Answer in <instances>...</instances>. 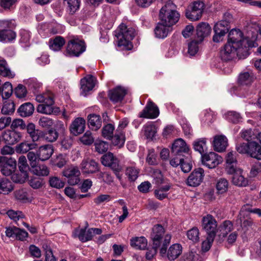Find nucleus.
I'll return each instance as SVG.
<instances>
[{
    "mask_svg": "<svg viewBox=\"0 0 261 261\" xmlns=\"http://www.w3.org/2000/svg\"><path fill=\"white\" fill-rule=\"evenodd\" d=\"M36 100L38 102L42 103L37 108V112L40 113L50 115L59 111V108L54 106V95L50 91L37 95Z\"/></svg>",
    "mask_w": 261,
    "mask_h": 261,
    "instance_id": "obj_1",
    "label": "nucleus"
},
{
    "mask_svg": "<svg viewBox=\"0 0 261 261\" xmlns=\"http://www.w3.org/2000/svg\"><path fill=\"white\" fill-rule=\"evenodd\" d=\"M176 9V6L172 2H168L160 10L159 18L161 21L171 27L175 24L180 16Z\"/></svg>",
    "mask_w": 261,
    "mask_h": 261,
    "instance_id": "obj_2",
    "label": "nucleus"
},
{
    "mask_svg": "<svg viewBox=\"0 0 261 261\" xmlns=\"http://www.w3.org/2000/svg\"><path fill=\"white\" fill-rule=\"evenodd\" d=\"M115 36L117 38L118 45L128 46L131 40L135 36V30L132 27L121 24L115 31Z\"/></svg>",
    "mask_w": 261,
    "mask_h": 261,
    "instance_id": "obj_3",
    "label": "nucleus"
},
{
    "mask_svg": "<svg viewBox=\"0 0 261 261\" xmlns=\"http://www.w3.org/2000/svg\"><path fill=\"white\" fill-rule=\"evenodd\" d=\"M220 56L221 59L224 61H231L236 58L239 59H244L245 56V49L239 50L238 47L232 43L226 42L222 47Z\"/></svg>",
    "mask_w": 261,
    "mask_h": 261,
    "instance_id": "obj_4",
    "label": "nucleus"
},
{
    "mask_svg": "<svg viewBox=\"0 0 261 261\" xmlns=\"http://www.w3.org/2000/svg\"><path fill=\"white\" fill-rule=\"evenodd\" d=\"M171 236L169 234L165 235L164 243L160 249V253L162 256L166 255L170 260L176 259L182 252V247L179 244H174L171 245L167 252V246L169 244Z\"/></svg>",
    "mask_w": 261,
    "mask_h": 261,
    "instance_id": "obj_5",
    "label": "nucleus"
},
{
    "mask_svg": "<svg viewBox=\"0 0 261 261\" xmlns=\"http://www.w3.org/2000/svg\"><path fill=\"white\" fill-rule=\"evenodd\" d=\"M85 42L77 38L68 41L64 55L67 57H79L86 50Z\"/></svg>",
    "mask_w": 261,
    "mask_h": 261,
    "instance_id": "obj_6",
    "label": "nucleus"
},
{
    "mask_svg": "<svg viewBox=\"0 0 261 261\" xmlns=\"http://www.w3.org/2000/svg\"><path fill=\"white\" fill-rule=\"evenodd\" d=\"M259 32L261 35V27H259L255 22H251L246 26V43L248 47H256L258 46L256 40Z\"/></svg>",
    "mask_w": 261,
    "mask_h": 261,
    "instance_id": "obj_7",
    "label": "nucleus"
},
{
    "mask_svg": "<svg viewBox=\"0 0 261 261\" xmlns=\"http://www.w3.org/2000/svg\"><path fill=\"white\" fill-rule=\"evenodd\" d=\"M204 8V3L199 1L194 2L190 4L186 12L187 18L191 21H197L202 16Z\"/></svg>",
    "mask_w": 261,
    "mask_h": 261,
    "instance_id": "obj_8",
    "label": "nucleus"
},
{
    "mask_svg": "<svg viewBox=\"0 0 261 261\" xmlns=\"http://www.w3.org/2000/svg\"><path fill=\"white\" fill-rule=\"evenodd\" d=\"M202 164L209 169H213L222 163L223 158L217 153L211 151L201 155Z\"/></svg>",
    "mask_w": 261,
    "mask_h": 261,
    "instance_id": "obj_9",
    "label": "nucleus"
},
{
    "mask_svg": "<svg viewBox=\"0 0 261 261\" xmlns=\"http://www.w3.org/2000/svg\"><path fill=\"white\" fill-rule=\"evenodd\" d=\"M101 163L106 166L110 167L115 173L118 178H120L119 173L122 168L119 164L118 159L114 156L113 153L108 152L101 158Z\"/></svg>",
    "mask_w": 261,
    "mask_h": 261,
    "instance_id": "obj_10",
    "label": "nucleus"
},
{
    "mask_svg": "<svg viewBox=\"0 0 261 261\" xmlns=\"http://www.w3.org/2000/svg\"><path fill=\"white\" fill-rule=\"evenodd\" d=\"M245 38L243 33L239 29H233L228 35L227 42L238 47L239 50L245 49Z\"/></svg>",
    "mask_w": 261,
    "mask_h": 261,
    "instance_id": "obj_11",
    "label": "nucleus"
},
{
    "mask_svg": "<svg viewBox=\"0 0 261 261\" xmlns=\"http://www.w3.org/2000/svg\"><path fill=\"white\" fill-rule=\"evenodd\" d=\"M102 136L111 141L113 145L119 148L124 146L126 140L125 136L122 132H102Z\"/></svg>",
    "mask_w": 261,
    "mask_h": 261,
    "instance_id": "obj_12",
    "label": "nucleus"
},
{
    "mask_svg": "<svg viewBox=\"0 0 261 261\" xmlns=\"http://www.w3.org/2000/svg\"><path fill=\"white\" fill-rule=\"evenodd\" d=\"M16 161L11 158L0 156V171L5 176L11 175L16 170Z\"/></svg>",
    "mask_w": 261,
    "mask_h": 261,
    "instance_id": "obj_13",
    "label": "nucleus"
},
{
    "mask_svg": "<svg viewBox=\"0 0 261 261\" xmlns=\"http://www.w3.org/2000/svg\"><path fill=\"white\" fill-rule=\"evenodd\" d=\"M64 176L68 179V183L70 185H77L80 181L81 172L76 166H71L64 169L62 172Z\"/></svg>",
    "mask_w": 261,
    "mask_h": 261,
    "instance_id": "obj_14",
    "label": "nucleus"
},
{
    "mask_svg": "<svg viewBox=\"0 0 261 261\" xmlns=\"http://www.w3.org/2000/svg\"><path fill=\"white\" fill-rule=\"evenodd\" d=\"M202 226L206 231L207 235L216 237L217 231V222L211 215H207L203 217Z\"/></svg>",
    "mask_w": 261,
    "mask_h": 261,
    "instance_id": "obj_15",
    "label": "nucleus"
},
{
    "mask_svg": "<svg viewBox=\"0 0 261 261\" xmlns=\"http://www.w3.org/2000/svg\"><path fill=\"white\" fill-rule=\"evenodd\" d=\"M160 111L157 106L149 100L144 109L139 113L141 118L154 119L158 117Z\"/></svg>",
    "mask_w": 261,
    "mask_h": 261,
    "instance_id": "obj_16",
    "label": "nucleus"
},
{
    "mask_svg": "<svg viewBox=\"0 0 261 261\" xmlns=\"http://www.w3.org/2000/svg\"><path fill=\"white\" fill-rule=\"evenodd\" d=\"M190 149L185 141L182 139H177L172 144L171 152L174 155L185 156L184 153L189 155Z\"/></svg>",
    "mask_w": 261,
    "mask_h": 261,
    "instance_id": "obj_17",
    "label": "nucleus"
},
{
    "mask_svg": "<svg viewBox=\"0 0 261 261\" xmlns=\"http://www.w3.org/2000/svg\"><path fill=\"white\" fill-rule=\"evenodd\" d=\"M204 175V170L202 168L195 169L189 176L187 181V185L191 187L199 186L202 182Z\"/></svg>",
    "mask_w": 261,
    "mask_h": 261,
    "instance_id": "obj_18",
    "label": "nucleus"
},
{
    "mask_svg": "<svg viewBox=\"0 0 261 261\" xmlns=\"http://www.w3.org/2000/svg\"><path fill=\"white\" fill-rule=\"evenodd\" d=\"M80 168L83 173H94L98 171V163L94 160L89 158H84L82 161Z\"/></svg>",
    "mask_w": 261,
    "mask_h": 261,
    "instance_id": "obj_19",
    "label": "nucleus"
},
{
    "mask_svg": "<svg viewBox=\"0 0 261 261\" xmlns=\"http://www.w3.org/2000/svg\"><path fill=\"white\" fill-rule=\"evenodd\" d=\"M96 82V79L91 75H87L81 80V94L86 96L92 90Z\"/></svg>",
    "mask_w": 261,
    "mask_h": 261,
    "instance_id": "obj_20",
    "label": "nucleus"
},
{
    "mask_svg": "<svg viewBox=\"0 0 261 261\" xmlns=\"http://www.w3.org/2000/svg\"><path fill=\"white\" fill-rule=\"evenodd\" d=\"M212 145L215 151L223 152L228 145V139L223 135H216L214 137Z\"/></svg>",
    "mask_w": 261,
    "mask_h": 261,
    "instance_id": "obj_21",
    "label": "nucleus"
},
{
    "mask_svg": "<svg viewBox=\"0 0 261 261\" xmlns=\"http://www.w3.org/2000/svg\"><path fill=\"white\" fill-rule=\"evenodd\" d=\"M165 229L161 224H156L152 227L151 238L153 244L156 247L160 246L161 241L165 234Z\"/></svg>",
    "mask_w": 261,
    "mask_h": 261,
    "instance_id": "obj_22",
    "label": "nucleus"
},
{
    "mask_svg": "<svg viewBox=\"0 0 261 261\" xmlns=\"http://www.w3.org/2000/svg\"><path fill=\"white\" fill-rule=\"evenodd\" d=\"M225 161L227 173L232 174L235 172V169L238 168L237 166V160L235 152L232 151L228 152L225 156Z\"/></svg>",
    "mask_w": 261,
    "mask_h": 261,
    "instance_id": "obj_23",
    "label": "nucleus"
},
{
    "mask_svg": "<svg viewBox=\"0 0 261 261\" xmlns=\"http://www.w3.org/2000/svg\"><path fill=\"white\" fill-rule=\"evenodd\" d=\"M126 94V90L118 86L109 91V96L111 100L116 103L121 101Z\"/></svg>",
    "mask_w": 261,
    "mask_h": 261,
    "instance_id": "obj_24",
    "label": "nucleus"
},
{
    "mask_svg": "<svg viewBox=\"0 0 261 261\" xmlns=\"http://www.w3.org/2000/svg\"><path fill=\"white\" fill-rule=\"evenodd\" d=\"M246 152L252 158L261 160V146L256 142H248Z\"/></svg>",
    "mask_w": 261,
    "mask_h": 261,
    "instance_id": "obj_25",
    "label": "nucleus"
},
{
    "mask_svg": "<svg viewBox=\"0 0 261 261\" xmlns=\"http://www.w3.org/2000/svg\"><path fill=\"white\" fill-rule=\"evenodd\" d=\"M211 32V28L210 25L205 22H201L197 27V39L199 40V41H202L205 37L210 35Z\"/></svg>",
    "mask_w": 261,
    "mask_h": 261,
    "instance_id": "obj_26",
    "label": "nucleus"
},
{
    "mask_svg": "<svg viewBox=\"0 0 261 261\" xmlns=\"http://www.w3.org/2000/svg\"><path fill=\"white\" fill-rule=\"evenodd\" d=\"M216 114L211 109H206L203 112L201 118V125L203 127L211 125L216 120Z\"/></svg>",
    "mask_w": 261,
    "mask_h": 261,
    "instance_id": "obj_27",
    "label": "nucleus"
},
{
    "mask_svg": "<svg viewBox=\"0 0 261 261\" xmlns=\"http://www.w3.org/2000/svg\"><path fill=\"white\" fill-rule=\"evenodd\" d=\"M172 29L171 26L166 25L161 21L159 23L155 30L154 33L155 36L159 38H164L166 37L168 34L171 32Z\"/></svg>",
    "mask_w": 261,
    "mask_h": 261,
    "instance_id": "obj_28",
    "label": "nucleus"
},
{
    "mask_svg": "<svg viewBox=\"0 0 261 261\" xmlns=\"http://www.w3.org/2000/svg\"><path fill=\"white\" fill-rule=\"evenodd\" d=\"M2 137L6 143L12 145L20 140L21 134L20 132H4Z\"/></svg>",
    "mask_w": 261,
    "mask_h": 261,
    "instance_id": "obj_29",
    "label": "nucleus"
},
{
    "mask_svg": "<svg viewBox=\"0 0 261 261\" xmlns=\"http://www.w3.org/2000/svg\"><path fill=\"white\" fill-rule=\"evenodd\" d=\"M54 150L50 145L41 146L38 151V157L39 160L46 161L50 158Z\"/></svg>",
    "mask_w": 261,
    "mask_h": 261,
    "instance_id": "obj_30",
    "label": "nucleus"
},
{
    "mask_svg": "<svg viewBox=\"0 0 261 261\" xmlns=\"http://www.w3.org/2000/svg\"><path fill=\"white\" fill-rule=\"evenodd\" d=\"M101 119L99 115L90 114L88 116V125L93 130H97L101 126Z\"/></svg>",
    "mask_w": 261,
    "mask_h": 261,
    "instance_id": "obj_31",
    "label": "nucleus"
},
{
    "mask_svg": "<svg viewBox=\"0 0 261 261\" xmlns=\"http://www.w3.org/2000/svg\"><path fill=\"white\" fill-rule=\"evenodd\" d=\"M34 111V107L30 102H26L21 105L17 110L19 115L23 117L32 115Z\"/></svg>",
    "mask_w": 261,
    "mask_h": 261,
    "instance_id": "obj_32",
    "label": "nucleus"
},
{
    "mask_svg": "<svg viewBox=\"0 0 261 261\" xmlns=\"http://www.w3.org/2000/svg\"><path fill=\"white\" fill-rule=\"evenodd\" d=\"M84 132H73V135L75 136L82 135L79 137L80 142L86 145H90L92 144L94 141V138L93 137L91 132H86L84 134H82Z\"/></svg>",
    "mask_w": 261,
    "mask_h": 261,
    "instance_id": "obj_33",
    "label": "nucleus"
},
{
    "mask_svg": "<svg viewBox=\"0 0 261 261\" xmlns=\"http://www.w3.org/2000/svg\"><path fill=\"white\" fill-rule=\"evenodd\" d=\"M0 75L8 78H13L15 74L11 70L6 61L3 59H0Z\"/></svg>",
    "mask_w": 261,
    "mask_h": 261,
    "instance_id": "obj_34",
    "label": "nucleus"
},
{
    "mask_svg": "<svg viewBox=\"0 0 261 261\" xmlns=\"http://www.w3.org/2000/svg\"><path fill=\"white\" fill-rule=\"evenodd\" d=\"M243 169L238 168L235 169V172L232 173V183L239 187H243L245 185V178L242 175Z\"/></svg>",
    "mask_w": 261,
    "mask_h": 261,
    "instance_id": "obj_35",
    "label": "nucleus"
},
{
    "mask_svg": "<svg viewBox=\"0 0 261 261\" xmlns=\"http://www.w3.org/2000/svg\"><path fill=\"white\" fill-rule=\"evenodd\" d=\"M49 47L54 51H58L61 49L65 43L64 38L61 36H58L54 38L49 40Z\"/></svg>",
    "mask_w": 261,
    "mask_h": 261,
    "instance_id": "obj_36",
    "label": "nucleus"
},
{
    "mask_svg": "<svg viewBox=\"0 0 261 261\" xmlns=\"http://www.w3.org/2000/svg\"><path fill=\"white\" fill-rule=\"evenodd\" d=\"M130 245L136 249H145L147 245V239L144 237H136L130 240Z\"/></svg>",
    "mask_w": 261,
    "mask_h": 261,
    "instance_id": "obj_37",
    "label": "nucleus"
},
{
    "mask_svg": "<svg viewBox=\"0 0 261 261\" xmlns=\"http://www.w3.org/2000/svg\"><path fill=\"white\" fill-rule=\"evenodd\" d=\"M193 145L194 150L200 153L201 155L207 150L206 138L197 139L194 141Z\"/></svg>",
    "mask_w": 261,
    "mask_h": 261,
    "instance_id": "obj_38",
    "label": "nucleus"
},
{
    "mask_svg": "<svg viewBox=\"0 0 261 261\" xmlns=\"http://www.w3.org/2000/svg\"><path fill=\"white\" fill-rule=\"evenodd\" d=\"M31 171L34 174L38 176H47L49 174V171L46 166L44 165H37L35 164L33 167H31Z\"/></svg>",
    "mask_w": 261,
    "mask_h": 261,
    "instance_id": "obj_39",
    "label": "nucleus"
},
{
    "mask_svg": "<svg viewBox=\"0 0 261 261\" xmlns=\"http://www.w3.org/2000/svg\"><path fill=\"white\" fill-rule=\"evenodd\" d=\"M15 37V32L11 30L4 29L0 30V41L10 42L14 40Z\"/></svg>",
    "mask_w": 261,
    "mask_h": 261,
    "instance_id": "obj_40",
    "label": "nucleus"
},
{
    "mask_svg": "<svg viewBox=\"0 0 261 261\" xmlns=\"http://www.w3.org/2000/svg\"><path fill=\"white\" fill-rule=\"evenodd\" d=\"M224 119L233 123H237L242 121V117L240 114L236 111H229L223 115Z\"/></svg>",
    "mask_w": 261,
    "mask_h": 261,
    "instance_id": "obj_41",
    "label": "nucleus"
},
{
    "mask_svg": "<svg viewBox=\"0 0 261 261\" xmlns=\"http://www.w3.org/2000/svg\"><path fill=\"white\" fill-rule=\"evenodd\" d=\"M13 190L12 182L8 179L4 178L0 181V193L8 194Z\"/></svg>",
    "mask_w": 261,
    "mask_h": 261,
    "instance_id": "obj_42",
    "label": "nucleus"
},
{
    "mask_svg": "<svg viewBox=\"0 0 261 261\" xmlns=\"http://www.w3.org/2000/svg\"><path fill=\"white\" fill-rule=\"evenodd\" d=\"M214 30L216 33L225 35L228 31V22L226 20H221L217 22L214 26Z\"/></svg>",
    "mask_w": 261,
    "mask_h": 261,
    "instance_id": "obj_43",
    "label": "nucleus"
},
{
    "mask_svg": "<svg viewBox=\"0 0 261 261\" xmlns=\"http://www.w3.org/2000/svg\"><path fill=\"white\" fill-rule=\"evenodd\" d=\"M86 121L82 118H76L71 124L70 130H85Z\"/></svg>",
    "mask_w": 261,
    "mask_h": 261,
    "instance_id": "obj_44",
    "label": "nucleus"
},
{
    "mask_svg": "<svg viewBox=\"0 0 261 261\" xmlns=\"http://www.w3.org/2000/svg\"><path fill=\"white\" fill-rule=\"evenodd\" d=\"M139 172V169L134 166L127 167L125 171V174L130 181H134L137 179Z\"/></svg>",
    "mask_w": 261,
    "mask_h": 261,
    "instance_id": "obj_45",
    "label": "nucleus"
},
{
    "mask_svg": "<svg viewBox=\"0 0 261 261\" xmlns=\"http://www.w3.org/2000/svg\"><path fill=\"white\" fill-rule=\"evenodd\" d=\"M36 144L34 143H28L23 142L17 145L16 147V151L17 153H24L31 149L36 147Z\"/></svg>",
    "mask_w": 261,
    "mask_h": 261,
    "instance_id": "obj_46",
    "label": "nucleus"
},
{
    "mask_svg": "<svg viewBox=\"0 0 261 261\" xmlns=\"http://www.w3.org/2000/svg\"><path fill=\"white\" fill-rule=\"evenodd\" d=\"M1 95L3 99H8L12 94L13 88L11 84L9 82H6L1 87Z\"/></svg>",
    "mask_w": 261,
    "mask_h": 261,
    "instance_id": "obj_47",
    "label": "nucleus"
},
{
    "mask_svg": "<svg viewBox=\"0 0 261 261\" xmlns=\"http://www.w3.org/2000/svg\"><path fill=\"white\" fill-rule=\"evenodd\" d=\"M92 228H89L86 231V229H81L78 235L79 239L83 242H86L92 240L93 237Z\"/></svg>",
    "mask_w": 261,
    "mask_h": 261,
    "instance_id": "obj_48",
    "label": "nucleus"
},
{
    "mask_svg": "<svg viewBox=\"0 0 261 261\" xmlns=\"http://www.w3.org/2000/svg\"><path fill=\"white\" fill-rule=\"evenodd\" d=\"M15 105L12 100L6 101L3 105L1 112L4 115L12 114L15 111Z\"/></svg>",
    "mask_w": 261,
    "mask_h": 261,
    "instance_id": "obj_49",
    "label": "nucleus"
},
{
    "mask_svg": "<svg viewBox=\"0 0 261 261\" xmlns=\"http://www.w3.org/2000/svg\"><path fill=\"white\" fill-rule=\"evenodd\" d=\"M70 13L73 14L80 8V0H64Z\"/></svg>",
    "mask_w": 261,
    "mask_h": 261,
    "instance_id": "obj_50",
    "label": "nucleus"
},
{
    "mask_svg": "<svg viewBox=\"0 0 261 261\" xmlns=\"http://www.w3.org/2000/svg\"><path fill=\"white\" fill-rule=\"evenodd\" d=\"M228 187V182L225 178H220L217 180L216 187L218 193H225L227 191Z\"/></svg>",
    "mask_w": 261,
    "mask_h": 261,
    "instance_id": "obj_51",
    "label": "nucleus"
},
{
    "mask_svg": "<svg viewBox=\"0 0 261 261\" xmlns=\"http://www.w3.org/2000/svg\"><path fill=\"white\" fill-rule=\"evenodd\" d=\"M220 231H221L220 236L225 237L228 232H230L233 229L232 223L228 220L223 222L222 225L219 227Z\"/></svg>",
    "mask_w": 261,
    "mask_h": 261,
    "instance_id": "obj_52",
    "label": "nucleus"
},
{
    "mask_svg": "<svg viewBox=\"0 0 261 261\" xmlns=\"http://www.w3.org/2000/svg\"><path fill=\"white\" fill-rule=\"evenodd\" d=\"M180 166L184 172L187 173L190 171L192 167V164L189 155L183 157V161L181 162Z\"/></svg>",
    "mask_w": 261,
    "mask_h": 261,
    "instance_id": "obj_53",
    "label": "nucleus"
},
{
    "mask_svg": "<svg viewBox=\"0 0 261 261\" xmlns=\"http://www.w3.org/2000/svg\"><path fill=\"white\" fill-rule=\"evenodd\" d=\"M48 30L51 33L56 34L63 32L64 30V27L56 21H52L48 24Z\"/></svg>",
    "mask_w": 261,
    "mask_h": 261,
    "instance_id": "obj_54",
    "label": "nucleus"
},
{
    "mask_svg": "<svg viewBox=\"0 0 261 261\" xmlns=\"http://www.w3.org/2000/svg\"><path fill=\"white\" fill-rule=\"evenodd\" d=\"M199 232L198 228L194 227L187 231V235L188 239L193 242H197L199 240Z\"/></svg>",
    "mask_w": 261,
    "mask_h": 261,
    "instance_id": "obj_55",
    "label": "nucleus"
},
{
    "mask_svg": "<svg viewBox=\"0 0 261 261\" xmlns=\"http://www.w3.org/2000/svg\"><path fill=\"white\" fill-rule=\"evenodd\" d=\"M42 138L48 142H54L58 137V132H41Z\"/></svg>",
    "mask_w": 261,
    "mask_h": 261,
    "instance_id": "obj_56",
    "label": "nucleus"
},
{
    "mask_svg": "<svg viewBox=\"0 0 261 261\" xmlns=\"http://www.w3.org/2000/svg\"><path fill=\"white\" fill-rule=\"evenodd\" d=\"M49 182L51 187L57 189H61L65 186V182L56 176L50 177L49 178Z\"/></svg>",
    "mask_w": 261,
    "mask_h": 261,
    "instance_id": "obj_57",
    "label": "nucleus"
},
{
    "mask_svg": "<svg viewBox=\"0 0 261 261\" xmlns=\"http://www.w3.org/2000/svg\"><path fill=\"white\" fill-rule=\"evenodd\" d=\"M42 248L45 251V261H57L50 246L46 244H44L43 245Z\"/></svg>",
    "mask_w": 261,
    "mask_h": 261,
    "instance_id": "obj_58",
    "label": "nucleus"
},
{
    "mask_svg": "<svg viewBox=\"0 0 261 261\" xmlns=\"http://www.w3.org/2000/svg\"><path fill=\"white\" fill-rule=\"evenodd\" d=\"M95 150L99 153L106 152L109 148V144L107 142L98 141L94 143Z\"/></svg>",
    "mask_w": 261,
    "mask_h": 261,
    "instance_id": "obj_59",
    "label": "nucleus"
},
{
    "mask_svg": "<svg viewBox=\"0 0 261 261\" xmlns=\"http://www.w3.org/2000/svg\"><path fill=\"white\" fill-rule=\"evenodd\" d=\"M202 41H199V40H194L191 41L188 44V53L191 56H194L198 50V44Z\"/></svg>",
    "mask_w": 261,
    "mask_h": 261,
    "instance_id": "obj_60",
    "label": "nucleus"
},
{
    "mask_svg": "<svg viewBox=\"0 0 261 261\" xmlns=\"http://www.w3.org/2000/svg\"><path fill=\"white\" fill-rule=\"evenodd\" d=\"M156 154L155 153L154 149H150L148 151V154L146 158V162L150 165L157 164Z\"/></svg>",
    "mask_w": 261,
    "mask_h": 261,
    "instance_id": "obj_61",
    "label": "nucleus"
},
{
    "mask_svg": "<svg viewBox=\"0 0 261 261\" xmlns=\"http://www.w3.org/2000/svg\"><path fill=\"white\" fill-rule=\"evenodd\" d=\"M215 236L207 235L206 239L204 241L201 245L202 250L206 252L210 250L214 242Z\"/></svg>",
    "mask_w": 261,
    "mask_h": 261,
    "instance_id": "obj_62",
    "label": "nucleus"
},
{
    "mask_svg": "<svg viewBox=\"0 0 261 261\" xmlns=\"http://www.w3.org/2000/svg\"><path fill=\"white\" fill-rule=\"evenodd\" d=\"M26 127V125L24 122L21 119H15L12 122L11 128L14 129H24Z\"/></svg>",
    "mask_w": 261,
    "mask_h": 261,
    "instance_id": "obj_63",
    "label": "nucleus"
},
{
    "mask_svg": "<svg viewBox=\"0 0 261 261\" xmlns=\"http://www.w3.org/2000/svg\"><path fill=\"white\" fill-rule=\"evenodd\" d=\"M152 176L153 178L154 184L160 185L163 183V175L160 170H154L152 173Z\"/></svg>",
    "mask_w": 261,
    "mask_h": 261,
    "instance_id": "obj_64",
    "label": "nucleus"
}]
</instances>
